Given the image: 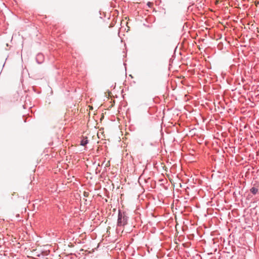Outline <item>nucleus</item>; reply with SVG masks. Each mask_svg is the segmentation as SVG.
Here are the masks:
<instances>
[{"label":"nucleus","instance_id":"20e7f679","mask_svg":"<svg viewBox=\"0 0 259 259\" xmlns=\"http://www.w3.org/2000/svg\"><path fill=\"white\" fill-rule=\"evenodd\" d=\"M250 190L253 195H255L258 192V189L255 187H252Z\"/></svg>","mask_w":259,"mask_h":259},{"label":"nucleus","instance_id":"7ed1b4c3","mask_svg":"<svg viewBox=\"0 0 259 259\" xmlns=\"http://www.w3.org/2000/svg\"><path fill=\"white\" fill-rule=\"evenodd\" d=\"M88 143V140L87 138H83L80 141V145L81 146H84Z\"/></svg>","mask_w":259,"mask_h":259},{"label":"nucleus","instance_id":"f03ea898","mask_svg":"<svg viewBox=\"0 0 259 259\" xmlns=\"http://www.w3.org/2000/svg\"><path fill=\"white\" fill-rule=\"evenodd\" d=\"M44 60V55L41 53H38L36 56V61L38 64H41Z\"/></svg>","mask_w":259,"mask_h":259},{"label":"nucleus","instance_id":"f257e3e1","mask_svg":"<svg viewBox=\"0 0 259 259\" xmlns=\"http://www.w3.org/2000/svg\"><path fill=\"white\" fill-rule=\"evenodd\" d=\"M128 217L124 212L118 210L117 227H124L127 224Z\"/></svg>","mask_w":259,"mask_h":259}]
</instances>
